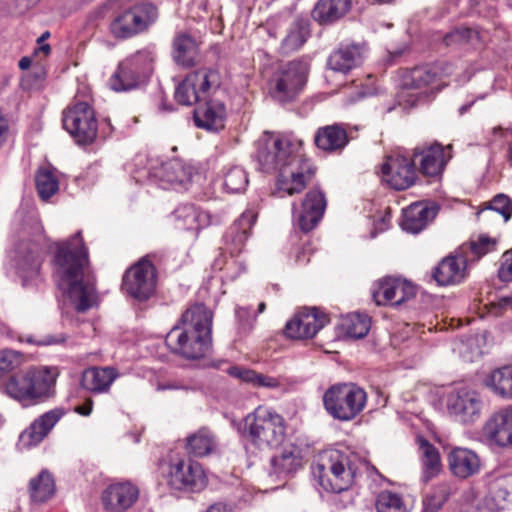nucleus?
<instances>
[{
  "label": "nucleus",
  "instance_id": "26",
  "mask_svg": "<svg viewBox=\"0 0 512 512\" xmlns=\"http://www.w3.org/2000/svg\"><path fill=\"white\" fill-rule=\"evenodd\" d=\"M194 173L195 169L193 166L174 159L163 163L156 176L159 178L163 189L185 191L191 184Z\"/></svg>",
  "mask_w": 512,
  "mask_h": 512
},
{
  "label": "nucleus",
  "instance_id": "34",
  "mask_svg": "<svg viewBox=\"0 0 512 512\" xmlns=\"http://www.w3.org/2000/svg\"><path fill=\"white\" fill-rule=\"evenodd\" d=\"M256 219L257 214L253 210H246L230 227L227 238L232 242L228 243L232 255L239 254L243 250Z\"/></svg>",
  "mask_w": 512,
  "mask_h": 512
},
{
  "label": "nucleus",
  "instance_id": "51",
  "mask_svg": "<svg viewBox=\"0 0 512 512\" xmlns=\"http://www.w3.org/2000/svg\"><path fill=\"white\" fill-rule=\"evenodd\" d=\"M487 209L499 213L507 221L512 215V201L507 195L498 194L489 202Z\"/></svg>",
  "mask_w": 512,
  "mask_h": 512
},
{
  "label": "nucleus",
  "instance_id": "49",
  "mask_svg": "<svg viewBox=\"0 0 512 512\" xmlns=\"http://www.w3.org/2000/svg\"><path fill=\"white\" fill-rule=\"evenodd\" d=\"M224 188L230 193L243 192L248 185V177L244 169L231 168L224 176Z\"/></svg>",
  "mask_w": 512,
  "mask_h": 512
},
{
  "label": "nucleus",
  "instance_id": "21",
  "mask_svg": "<svg viewBox=\"0 0 512 512\" xmlns=\"http://www.w3.org/2000/svg\"><path fill=\"white\" fill-rule=\"evenodd\" d=\"M469 257L460 249L444 257L431 272L432 279L439 286L460 284L468 275L467 262Z\"/></svg>",
  "mask_w": 512,
  "mask_h": 512
},
{
  "label": "nucleus",
  "instance_id": "10",
  "mask_svg": "<svg viewBox=\"0 0 512 512\" xmlns=\"http://www.w3.org/2000/svg\"><path fill=\"white\" fill-rule=\"evenodd\" d=\"M62 124L78 145H90L97 138L98 120L87 100L75 97L62 112Z\"/></svg>",
  "mask_w": 512,
  "mask_h": 512
},
{
  "label": "nucleus",
  "instance_id": "63",
  "mask_svg": "<svg viewBox=\"0 0 512 512\" xmlns=\"http://www.w3.org/2000/svg\"><path fill=\"white\" fill-rule=\"evenodd\" d=\"M10 132L8 118L0 110V148L7 142Z\"/></svg>",
  "mask_w": 512,
  "mask_h": 512
},
{
  "label": "nucleus",
  "instance_id": "53",
  "mask_svg": "<svg viewBox=\"0 0 512 512\" xmlns=\"http://www.w3.org/2000/svg\"><path fill=\"white\" fill-rule=\"evenodd\" d=\"M371 317L365 312H354V339L365 337L371 329Z\"/></svg>",
  "mask_w": 512,
  "mask_h": 512
},
{
  "label": "nucleus",
  "instance_id": "8",
  "mask_svg": "<svg viewBox=\"0 0 512 512\" xmlns=\"http://www.w3.org/2000/svg\"><path fill=\"white\" fill-rule=\"evenodd\" d=\"M44 239L43 227L35 223L32 236L30 238L23 236L14 248L11 267L24 287L36 284L40 277Z\"/></svg>",
  "mask_w": 512,
  "mask_h": 512
},
{
  "label": "nucleus",
  "instance_id": "61",
  "mask_svg": "<svg viewBox=\"0 0 512 512\" xmlns=\"http://www.w3.org/2000/svg\"><path fill=\"white\" fill-rule=\"evenodd\" d=\"M311 254L312 250L310 248V244L306 243L296 251L295 261L300 265H305L310 262Z\"/></svg>",
  "mask_w": 512,
  "mask_h": 512
},
{
  "label": "nucleus",
  "instance_id": "50",
  "mask_svg": "<svg viewBox=\"0 0 512 512\" xmlns=\"http://www.w3.org/2000/svg\"><path fill=\"white\" fill-rule=\"evenodd\" d=\"M328 66L336 72H349L352 68V50L347 47L335 51L328 59Z\"/></svg>",
  "mask_w": 512,
  "mask_h": 512
},
{
  "label": "nucleus",
  "instance_id": "11",
  "mask_svg": "<svg viewBox=\"0 0 512 512\" xmlns=\"http://www.w3.org/2000/svg\"><path fill=\"white\" fill-rule=\"evenodd\" d=\"M157 16V7L152 3H136L114 17L110 23V32L117 39L135 37L146 32Z\"/></svg>",
  "mask_w": 512,
  "mask_h": 512
},
{
  "label": "nucleus",
  "instance_id": "22",
  "mask_svg": "<svg viewBox=\"0 0 512 512\" xmlns=\"http://www.w3.org/2000/svg\"><path fill=\"white\" fill-rule=\"evenodd\" d=\"M440 206L433 201H417L403 208L401 228L411 234H418L428 227L439 213Z\"/></svg>",
  "mask_w": 512,
  "mask_h": 512
},
{
  "label": "nucleus",
  "instance_id": "24",
  "mask_svg": "<svg viewBox=\"0 0 512 512\" xmlns=\"http://www.w3.org/2000/svg\"><path fill=\"white\" fill-rule=\"evenodd\" d=\"M482 436L492 445H512V406L494 412L482 427Z\"/></svg>",
  "mask_w": 512,
  "mask_h": 512
},
{
  "label": "nucleus",
  "instance_id": "31",
  "mask_svg": "<svg viewBox=\"0 0 512 512\" xmlns=\"http://www.w3.org/2000/svg\"><path fill=\"white\" fill-rule=\"evenodd\" d=\"M193 115L197 127L218 131L224 128L226 108L219 101H208L204 105L195 108Z\"/></svg>",
  "mask_w": 512,
  "mask_h": 512
},
{
  "label": "nucleus",
  "instance_id": "55",
  "mask_svg": "<svg viewBox=\"0 0 512 512\" xmlns=\"http://www.w3.org/2000/svg\"><path fill=\"white\" fill-rule=\"evenodd\" d=\"M67 339V336L65 334H58V335H53V334H49V335H46L44 337H42L41 339L39 340H34L32 337H27L26 339L20 337L19 340L21 342H27L29 344H37V345H59V344H63Z\"/></svg>",
  "mask_w": 512,
  "mask_h": 512
},
{
  "label": "nucleus",
  "instance_id": "41",
  "mask_svg": "<svg viewBox=\"0 0 512 512\" xmlns=\"http://www.w3.org/2000/svg\"><path fill=\"white\" fill-rule=\"evenodd\" d=\"M227 373L236 379L244 383L251 384L256 388H279L281 383L276 377L268 376L262 373H258L255 370L248 369L242 366H231L228 368Z\"/></svg>",
  "mask_w": 512,
  "mask_h": 512
},
{
  "label": "nucleus",
  "instance_id": "59",
  "mask_svg": "<svg viewBox=\"0 0 512 512\" xmlns=\"http://www.w3.org/2000/svg\"><path fill=\"white\" fill-rule=\"evenodd\" d=\"M213 223V216L208 212L196 207L195 211V226L194 230H200L210 226Z\"/></svg>",
  "mask_w": 512,
  "mask_h": 512
},
{
  "label": "nucleus",
  "instance_id": "30",
  "mask_svg": "<svg viewBox=\"0 0 512 512\" xmlns=\"http://www.w3.org/2000/svg\"><path fill=\"white\" fill-rule=\"evenodd\" d=\"M219 443L215 433L207 427H201L185 439V450L191 457L202 458L218 451Z\"/></svg>",
  "mask_w": 512,
  "mask_h": 512
},
{
  "label": "nucleus",
  "instance_id": "28",
  "mask_svg": "<svg viewBox=\"0 0 512 512\" xmlns=\"http://www.w3.org/2000/svg\"><path fill=\"white\" fill-rule=\"evenodd\" d=\"M449 470L459 479L476 475L481 468L480 457L472 450L462 447L451 449L447 456Z\"/></svg>",
  "mask_w": 512,
  "mask_h": 512
},
{
  "label": "nucleus",
  "instance_id": "60",
  "mask_svg": "<svg viewBox=\"0 0 512 512\" xmlns=\"http://www.w3.org/2000/svg\"><path fill=\"white\" fill-rule=\"evenodd\" d=\"M366 401L367 393L362 388L354 385V417L364 409Z\"/></svg>",
  "mask_w": 512,
  "mask_h": 512
},
{
  "label": "nucleus",
  "instance_id": "17",
  "mask_svg": "<svg viewBox=\"0 0 512 512\" xmlns=\"http://www.w3.org/2000/svg\"><path fill=\"white\" fill-rule=\"evenodd\" d=\"M416 286L400 277L385 276L375 282L372 297L377 306H400L416 296Z\"/></svg>",
  "mask_w": 512,
  "mask_h": 512
},
{
  "label": "nucleus",
  "instance_id": "64",
  "mask_svg": "<svg viewBox=\"0 0 512 512\" xmlns=\"http://www.w3.org/2000/svg\"><path fill=\"white\" fill-rule=\"evenodd\" d=\"M93 409V401L88 398L82 405L77 406L75 411L82 416H89Z\"/></svg>",
  "mask_w": 512,
  "mask_h": 512
},
{
  "label": "nucleus",
  "instance_id": "40",
  "mask_svg": "<svg viewBox=\"0 0 512 512\" xmlns=\"http://www.w3.org/2000/svg\"><path fill=\"white\" fill-rule=\"evenodd\" d=\"M421 462L423 466V477L429 481L435 477L441 470V459L438 449L423 436H417Z\"/></svg>",
  "mask_w": 512,
  "mask_h": 512
},
{
  "label": "nucleus",
  "instance_id": "48",
  "mask_svg": "<svg viewBox=\"0 0 512 512\" xmlns=\"http://www.w3.org/2000/svg\"><path fill=\"white\" fill-rule=\"evenodd\" d=\"M376 509L378 512H406V505L402 497L391 491H382L376 499Z\"/></svg>",
  "mask_w": 512,
  "mask_h": 512
},
{
  "label": "nucleus",
  "instance_id": "43",
  "mask_svg": "<svg viewBox=\"0 0 512 512\" xmlns=\"http://www.w3.org/2000/svg\"><path fill=\"white\" fill-rule=\"evenodd\" d=\"M36 190L41 200L47 201L59 190V180L53 167H41L35 176Z\"/></svg>",
  "mask_w": 512,
  "mask_h": 512
},
{
  "label": "nucleus",
  "instance_id": "23",
  "mask_svg": "<svg viewBox=\"0 0 512 512\" xmlns=\"http://www.w3.org/2000/svg\"><path fill=\"white\" fill-rule=\"evenodd\" d=\"M325 209V195L319 189H311L305 194L299 211L293 204L294 217L301 231H312L322 219Z\"/></svg>",
  "mask_w": 512,
  "mask_h": 512
},
{
  "label": "nucleus",
  "instance_id": "20",
  "mask_svg": "<svg viewBox=\"0 0 512 512\" xmlns=\"http://www.w3.org/2000/svg\"><path fill=\"white\" fill-rule=\"evenodd\" d=\"M482 401L472 390L461 388L447 399V410L451 417L463 424H472L480 417Z\"/></svg>",
  "mask_w": 512,
  "mask_h": 512
},
{
  "label": "nucleus",
  "instance_id": "44",
  "mask_svg": "<svg viewBox=\"0 0 512 512\" xmlns=\"http://www.w3.org/2000/svg\"><path fill=\"white\" fill-rule=\"evenodd\" d=\"M451 494L452 485L450 482L443 481L436 484L431 492L424 497L422 512H439Z\"/></svg>",
  "mask_w": 512,
  "mask_h": 512
},
{
  "label": "nucleus",
  "instance_id": "56",
  "mask_svg": "<svg viewBox=\"0 0 512 512\" xmlns=\"http://www.w3.org/2000/svg\"><path fill=\"white\" fill-rule=\"evenodd\" d=\"M478 37L479 33L475 29L469 27H459L455 29L451 34L446 36V41H448L450 38H453L460 42H469Z\"/></svg>",
  "mask_w": 512,
  "mask_h": 512
},
{
  "label": "nucleus",
  "instance_id": "58",
  "mask_svg": "<svg viewBox=\"0 0 512 512\" xmlns=\"http://www.w3.org/2000/svg\"><path fill=\"white\" fill-rule=\"evenodd\" d=\"M390 221L391 213L388 209L384 214H381L379 217L374 219V230L371 232V237L374 238L378 233L386 231L390 226Z\"/></svg>",
  "mask_w": 512,
  "mask_h": 512
},
{
  "label": "nucleus",
  "instance_id": "14",
  "mask_svg": "<svg viewBox=\"0 0 512 512\" xmlns=\"http://www.w3.org/2000/svg\"><path fill=\"white\" fill-rule=\"evenodd\" d=\"M455 72V67L447 61H437L411 69L403 79L406 89L418 90L421 93L440 90L447 85L446 80Z\"/></svg>",
  "mask_w": 512,
  "mask_h": 512
},
{
  "label": "nucleus",
  "instance_id": "37",
  "mask_svg": "<svg viewBox=\"0 0 512 512\" xmlns=\"http://www.w3.org/2000/svg\"><path fill=\"white\" fill-rule=\"evenodd\" d=\"M64 415L65 410L63 408H55L44 413L34 420L29 429L23 434V437H28L30 444L40 443Z\"/></svg>",
  "mask_w": 512,
  "mask_h": 512
},
{
  "label": "nucleus",
  "instance_id": "36",
  "mask_svg": "<svg viewBox=\"0 0 512 512\" xmlns=\"http://www.w3.org/2000/svg\"><path fill=\"white\" fill-rule=\"evenodd\" d=\"M310 22L307 19L297 17L290 24L287 34L281 42V52L290 54L298 51L310 37Z\"/></svg>",
  "mask_w": 512,
  "mask_h": 512
},
{
  "label": "nucleus",
  "instance_id": "2",
  "mask_svg": "<svg viewBox=\"0 0 512 512\" xmlns=\"http://www.w3.org/2000/svg\"><path fill=\"white\" fill-rule=\"evenodd\" d=\"M256 158L264 172L278 171L277 189L289 196L301 193L315 174L312 160L300 146L274 134L258 141Z\"/></svg>",
  "mask_w": 512,
  "mask_h": 512
},
{
  "label": "nucleus",
  "instance_id": "16",
  "mask_svg": "<svg viewBox=\"0 0 512 512\" xmlns=\"http://www.w3.org/2000/svg\"><path fill=\"white\" fill-rule=\"evenodd\" d=\"M330 322L328 315L317 307H304L286 323L283 333L293 340L312 339Z\"/></svg>",
  "mask_w": 512,
  "mask_h": 512
},
{
  "label": "nucleus",
  "instance_id": "32",
  "mask_svg": "<svg viewBox=\"0 0 512 512\" xmlns=\"http://www.w3.org/2000/svg\"><path fill=\"white\" fill-rule=\"evenodd\" d=\"M314 143L323 151L339 152L349 143V138L345 128L339 124H333L318 128Z\"/></svg>",
  "mask_w": 512,
  "mask_h": 512
},
{
  "label": "nucleus",
  "instance_id": "39",
  "mask_svg": "<svg viewBox=\"0 0 512 512\" xmlns=\"http://www.w3.org/2000/svg\"><path fill=\"white\" fill-rule=\"evenodd\" d=\"M512 484L508 477H496L489 481L488 492L484 498L490 511L501 510L511 495Z\"/></svg>",
  "mask_w": 512,
  "mask_h": 512
},
{
  "label": "nucleus",
  "instance_id": "47",
  "mask_svg": "<svg viewBox=\"0 0 512 512\" xmlns=\"http://www.w3.org/2000/svg\"><path fill=\"white\" fill-rule=\"evenodd\" d=\"M25 362L24 354L12 349L0 350V378L17 373Z\"/></svg>",
  "mask_w": 512,
  "mask_h": 512
},
{
  "label": "nucleus",
  "instance_id": "18",
  "mask_svg": "<svg viewBox=\"0 0 512 512\" xmlns=\"http://www.w3.org/2000/svg\"><path fill=\"white\" fill-rule=\"evenodd\" d=\"M167 483L173 490L200 492L207 485L202 465L191 459L171 463Z\"/></svg>",
  "mask_w": 512,
  "mask_h": 512
},
{
  "label": "nucleus",
  "instance_id": "6",
  "mask_svg": "<svg viewBox=\"0 0 512 512\" xmlns=\"http://www.w3.org/2000/svg\"><path fill=\"white\" fill-rule=\"evenodd\" d=\"M312 475L327 492L342 493L352 485L350 458L345 453L330 449L320 452L311 466Z\"/></svg>",
  "mask_w": 512,
  "mask_h": 512
},
{
  "label": "nucleus",
  "instance_id": "57",
  "mask_svg": "<svg viewBox=\"0 0 512 512\" xmlns=\"http://www.w3.org/2000/svg\"><path fill=\"white\" fill-rule=\"evenodd\" d=\"M239 319L240 329L244 332H248L253 328L256 322V316L251 318V311L248 308H238L236 311Z\"/></svg>",
  "mask_w": 512,
  "mask_h": 512
},
{
  "label": "nucleus",
  "instance_id": "1",
  "mask_svg": "<svg viewBox=\"0 0 512 512\" xmlns=\"http://www.w3.org/2000/svg\"><path fill=\"white\" fill-rule=\"evenodd\" d=\"M52 266L58 286L77 312L89 310L98 301L96 276L89 250L78 231L67 239L54 242Z\"/></svg>",
  "mask_w": 512,
  "mask_h": 512
},
{
  "label": "nucleus",
  "instance_id": "45",
  "mask_svg": "<svg viewBox=\"0 0 512 512\" xmlns=\"http://www.w3.org/2000/svg\"><path fill=\"white\" fill-rule=\"evenodd\" d=\"M55 491V483L50 473L42 471L30 481V494L35 502L47 501Z\"/></svg>",
  "mask_w": 512,
  "mask_h": 512
},
{
  "label": "nucleus",
  "instance_id": "46",
  "mask_svg": "<svg viewBox=\"0 0 512 512\" xmlns=\"http://www.w3.org/2000/svg\"><path fill=\"white\" fill-rule=\"evenodd\" d=\"M497 241L487 235L478 236L477 240H470L469 243L463 244L459 249L468 256V252L472 254L470 260H479L484 255L496 250Z\"/></svg>",
  "mask_w": 512,
  "mask_h": 512
},
{
  "label": "nucleus",
  "instance_id": "13",
  "mask_svg": "<svg viewBox=\"0 0 512 512\" xmlns=\"http://www.w3.org/2000/svg\"><path fill=\"white\" fill-rule=\"evenodd\" d=\"M221 85V75L215 68L204 67L189 73L176 87L174 98L184 106L205 100L211 89Z\"/></svg>",
  "mask_w": 512,
  "mask_h": 512
},
{
  "label": "nucleus",
  "instance_id": "9",
  "mask_svg": "<svg viewBox=\"0 0 512 512\" xmlns=\"http://www.w3.org/2000/svg\"><path fill=\"white\" fill-rule=\"evenodd\" d=\"M154 55L148 49L139 50L122 60L109 79L116 92L130 91L144 84L153 71Z\"/></svg>",
  "mask_w": 512,
  "mask_h": 512
},
{
  "label": "nucleus",
  "instance_id": "15",
  "mask_svg": "<svg viewBox=\"0 0 512 512\" xmlns=\"http://www.w3.org/2000/svg\"><path fill=\"white\" fill-rule=\"evenodd\" d=\"M412 158L418 173L438 178L452 158V145L443 146L438 142L418 145L412 151Z\"/></svg>",
  "mask_w": 512,
  "mask_h": 512
},
{
  "label": "nucleus",
  "instance_id": "12",
  "mask_svg": "<svg viewBox=\"0 0 512 512\" xmlns=\"http://www.w3.org/2000/svg\"><path fill=\"white\" fill-rule=\"evenodd\" d=\"M158 254H148L132 265L123 275L122 290L139 301L149 299L156 290L157 269L153 263Z\"/></svg>",
  "mask_w": 512,
  "mask_h": 512
},
{
  "label": "nucleus",
  "instance_id": "25",
  "mask_svg": "<svg viewBox=\"0 0 512 512\" xmlns=\"http://www.w3.org/2000/svg\"><path fill=\"white\" fill-rule=\"evenodd\" d=\"M323 405L335 419H352V384L337 383L329 387L323 395Z\"/></svg>",
  "mask_w": 512,
  "mask_h": 512
},
{
  "label": "nucleus",
  "instance_id": "62",
  "mask_svg": "<svg viewBox=\"0 0 512 512\" xmlns=\"http://www.w3.org/2000/svg\"><path fill=\"white\" fill-rule=\"evenodd\" d=\"M369 53V48L366 43L362 44H354V67L360 65L365 58H367Z\"/></svg>",
  "mask_w": 512,
  "mask_h": 512
},
{
  "label": "nucleus",
  "instance_id": "3",
  "mask_svg": "<svg viewBox=\"0 0 512 512\" xmlns=\"http://www.w3.org/2000/svg\"><path fill=\"white\" fill-rule=\"evenodd\" d=\"M212 312L202 303L187 308L167 333L171 353L187 360L203 358L212 346Z\"/></svg>",
  "mask_w": 512,
  "mask_h": 512
},
{
  "label": "nucleus",
  "instance_id": "27",
  "mask_svg": "<svg viewBox=\"0 0 512 512\" xmlns=\"http://www.w3.org/2000/svg\"><path fill=\"white\" fill-rule=\"evenodd\" d=\"M139 496L138 488L130 482L109 485L102 492V503L109 512H123L134 505Z\"/></svg>",
  "mask_w": 512,
  "mask_h": 512
},
{
  "label": "nucleus",
  "instance_id": "54",
  "mask_svg": "<svg viewBox=\"0 0 512 512\" xmlns=\"http://www.w3.org/2000/svg\"><path fill=\"white\" fill-rule=\"evenodd\" d=\"M498 277L502 282L512 281V248L504 252L501 257Z\"/></svg>",
  "mask_w": 512,
  "mask_h": 512
},
{
  "label": "nucleus",
  "instance_id": "5",
  "mask_svg": "<svg viewBox=\"0 0 512 512\" xmlns=\"http://www.w3.org/2000/svg\"><path fill=\"white\" fill-rule=\"evenodd\" d=\"M286 430V420L280 413L259 405L244 418L242 435L258 449H272L283 443Z\"/></svg>",
  "mask_w": 512,
  "mask_h": 512
},
{
  "label": "nucleus",
  "instance_id": "4",
  "mask_svg": "<svg viewBox=\"0 0 512 512\" xmlns=\"http://www.w3.org/2000/svg\"><path fill=\"white\" fill-rule=\"evenodd\" d=\"M58 376L57 367L30 366L9 375L3 393L23 408L36 406L53 396Z\"/></svg>",
  "mask_w": 512,
  "mask_h": 512
},
{
  "label": "nucleus",
  "instance_id": "29",
  "mask_svg": "<svg viewBox=\"0 0 512 512\" xmlns=\"http://www.w3.org/2000/svg\"><path fill=\"white\" fill-rule=\"evenodd\" d=\"M118 376L114 367H88L82 372L80 386L94 394L107 393Z\"/></svg>",
  "mask_w": 512,
  "mask_h": 512
},
{
  "label": "nucleus",
  "instance_id": "35",
  "mask_svg": "<svg viewBox=\"0 0 512 512\" xmlns=\"http://www.w3.org/2000/svg\"><path fill=\"white\" fill-rule=\"evenodd\" d=\"M351 0H318L311 16L320 25H331L349 11Z\"/></svg>",
  "mask_w": 512,
  "mask_h": 512
},
{
  "label": "nucleus",
  "instance_id": "42",
  "mask_svg": "<svg viewBox=\"0 0 512 512\" xmlns=\"http://www.w3.org/2000/svg\"><path fill=\"white\" fill-rule=\"evenodd\" d=\"M486 384L496 395L512 399V365L494 369Z\"/></svg>",
  "mask_w": 512,
  "mask_h": 512
},
{
  "label": "nucleus",
  "instance_id": "7",
  "mask_svg": "<svg viewBox=\"0 0 512 512\" xmlns=\"http://www.w3.org/2000/svg\"><path fill=\"white\" fill-rule=\"evenodd\" d=\"M310 74V63L297 58L280 65L269 80V94L277 102H295L303 93Z\"/></svg>",
  "mask_w": 512,
  "mask_h": 512
},
{
  "label": "nucleus",
  "instance_id": "38",
  "mask_svg": "<svg viewBox=\"0 0 512 512\" xmlns=\"http://www.w3.org/2000/svg\"><path fill=\"white\" fill-rule=\"evenodd\" d=\"M272 472L278 477L295 473L302 466L301 450L290 445L270 460Z\"/></svg>",
  "mask_w": 512,
  "mask_h": 512
},
{
  "label": "nucleus",
  "instance_id": "19",
  "mask_svg": "<svg viewBox=\"0 0 512 512\" xmlns=\"http://www.w3.org/2000/svg\"><path fill=\"white\" fill-rule=\"evenodd\" d=\"M381 173L384 181L398 191L406 190L414 185L418 175L412 155L388 156L381 166Z\"/></svg>",
  "mask_w": 512,
  "mask_h": 512
},
{
  "label": "nucleus",
  "instance_id": "52",
  "mask_svg": "<svg viewBox=\"0 0 512 512\" xmlns=\"http://www.w3.org/2000/svg\"><path fill=\"white\" fill-rule=\"evenodd\" d=\"M195 211L196 206L193 204H182L179 205L175 210V217L182 221L183 226L187 230H194L195 226Z\"/></svg>",
  "mask_w": 512,
  "mask_h": 512
},
{
  "label": "nucleus",
  "instance_id": "33",
  "mask_svg": "<svg viewBox=\"0 0 512 512\" xmlns=\"http://www.w3.org/2000/svg\"><path fill=\"white\" fill-rule=\"evenodd\" d=\"M173 59L175 63L182 67H192L196 65L199 55V45L196 39L188 33H177L173 39Z\"/></svg>",
  "mask_w": 512,
  "mask_h": 512
}]
</instances>
